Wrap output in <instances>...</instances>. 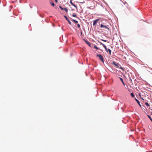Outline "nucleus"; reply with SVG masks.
I'll return each instance as SVG.
<instances>
[{
  "instance_id": "f257e3e1",
  "label": "nucleus",
  "mask_w": 152,
  "mask_h": 152,
  "mask_svg": "<svg viewBox=\"0 0 152 152\" xmlns=\"http://www.w3.org/2000/svg\"><path fill=\"white\" fill-rule=\"evenodd\" d=\"M100 27L101 28H104L107 29L108 31H110V29L109 28V26L106 25L105 23H103L100 25Z\"/></svg>"
},
{
  "instance_id": "f03ea898",
  "label": "nucleus",
  "mask_w": 152,
  "mask_h": 152,
  "mask_svg": "<svg viewBox=\"0 0 152 152\" xmlns=\"http://www.w3.org/2000/svg\"><path fill=\"white\" fill-rule=\"evenodd\" d=\"M97 56L99 58V59L103 62L104 61V58L101 55L98 54L97 55Z\"/></svg>"
},
{
  "instance_id": "7ed1b4c3",
  "label": "nucleus",
  "mask_w": 152,
  "mask_h": 152,
  "mask_svg": "<svg viewBox=\"0 0 152 152\" xmlns=\"http://www.w3.org/2000/svg\"><path fill=\"white\" fill-rule=\"evenodd\" d=\"M110 64L114 66H118V64L114 61H111Z\"/></svg>"
},
{
  "instance_id": "20e7f679",
  "label": "nucleus",
  "mask_w": 152,
  "mask_h": 152,
  "mask_svg": "<svg viewBox=\"0 0 152 152\" xmlns=\"http://www.w3.org/2000/svg\"><path fill=\"white\" fill-rule=\"evenodd\" d=\"M100 20L99 18L97 19L96 20H94L93 21V25L95 26L97 22Z\"/></svg>"
},
{
  "instance_id": "39448f33",
  "label": "nucleus",
  "mask_w": 152,
  "mask_h": 152,
  "mask_svg": "<svg viewBox=\"0 0 152 152\" xmlns=\"http://www.w3.org/2000/svg\"><path fill=\"white\" fill-rule=\"evenodd\" d=\"M64 17L66 19V20L68 21L69 23L71 25V22L69 20L68 18H67V17L66 16L64 15Z\"/></svg>"
},
{
  "instance_id": "423d86ee",
  "label": "nucleus",
  "mask_w": 152,
  "mask_h": 152,
  "mask_svg": "<svg viewBox=\"0 0 152 152\" xmlns=\"http://www.w3.org/2000/svg\"><path fill=\"white\" fill-rule=\"evenodd\" d=\"M84 40L85 41V42H86V44H87L89 47H91L90 44L89 42L87 40H85V39H84Z\"/></svg>"
},
{
  "instance_id": "0eeeda50",
  "label": "nucleus",
  "mask_w": 152,
  "mask_h": 152,
  "mask_svg": "<svg viewBox=\"0 0 152 152\" xmlns=\"http://www.w3.org/2000/svg\"><path fill=\"white\" fill-rule=\"evenodd\" d=\"M106 51L107 52H109V54L110 55L111 54V50L110 49H107V50H106Z\"/></svg>"
},
{
  "instance_id": "6e6552de",
  "label": "nucleus",
  "mask_w": 152,
  "mask_h": 152,
  "mask_svg": "<svg viewBox=\"0 0 152 152\" xmlns=\"http://www.w3.org/2000/svg\"><path fill=\"white\" fill-rule=\"evenodd\" d=\"M101 44L102 45V46L104 48L105 50H107V48L106 45H104V44L101 43Z\"/></svg>"
},
{
  "instance_id": "1a4fd4ad",
  "label": "nucleus",
  "mask_w": 152,
  "mask_h": 152,
  "mask_svg": "<svg viewBox=\"0 0 152 152\" xmlns=\"http://www.w3.org/2000/svg\"><path fill=\"white\" fill-rule=\"evenodd\" d=\"M135 100H136V102H137V103L140 106H141L140 105V102H139V101L137 99H135Z\"/></svg>"
},
{
  "instance_id": "9d476101",
  "label": "nucleus",
  "mask_w": 152,
  "mask_h": 152,
  "mask_svg": "<svg viewBox=\"0 0 152 152\" xmlns=\"http://www.w3.org/2000/svg\"><path fill=\"white\" fill-rule=\"evenodd\" d=\"M109 68H108V69L110 72H112V71H113L112 67H108Z\"/></svg>"
},
{
  "instance_id": "9b49d317",
  "label": "nucleus",
  "mask_w": 152,
  "mask_h": 152,
  "mask_svg": "<svg viewBox=\"0 0 152 152\" xmlns=\"http://www.w3.org/2000/svg\"><path fill=\"white\" fill-rule=\"evenodd\" d=\"M130 95L132 97H134V95L133 93H132Z\"/></svg>"
},
{
  "instance_id": "f8f14e48",
  "label": "nucleus",
  "mask_w": 152,
  "mask_h": 152,
  "mask_svg": "<svg viewBox=\"0 0 152 152\" xmlns=\"http://www.w3.org/2000/svg\"><path fill=\"white\" fill-rule=\"evenodd\" d=\"M72 5V6H74L77 9V6L76 5H75L74 4H73Z\"/></svg>"
},
{
  "instance_id": "ddd939ff",
  "label": "nucleus",
  "mask_w": 152,
  "mask_h": 152,
  "mask_svg": "<svg viewBox=\"0 0 152 152\" xmlns=\"http://www.w3.org/2000/svg\"><path fill=\"white\" fill-rule=\"evenodd\" d=\"M50 4L53 6H54L55 4H54L53 3L51 2L50 3Z\"/></svg>"
},
{
  "instance_id": "4468645a",
  "label": "nucleus",
  "mask_w": 152,
  "mask_h": 152,
  "mask_svg": "<svg viewBox=\"0 0 152 152\" xmlns=\"http://www.w3.org/2000/svg\"><path fill=\"white\" fill-rule=\"evenodd\" d=\"M64 10H65L66 12H67L68 11V10L66 8H64Z\"/></svg>"
},
{
  "instance_id": "2eb2a0df",
  "label": "nucleus",
  "mask_w": 152,
  "mask_h": 152,
  "mask_svg": "<svg viewBox=\"0 0 152 152\" xmlns=\"http://www.w3.org/2000/svg\"><path fill=\"white\" fill-rule=\"evenodd\" d=\"M72 21L75 22V23H78V21L77 20H73Z\"/></svg>"
},
{
  "instance_id": "dca6fc26",
  "label": "nucleus",
  "mask_w": 152,
  "mask_h": 152,
  "mask_svg": "<svg viewBox=\"0 0 152 152\" xmlns=\"http://www.w3.org/2000/svg\"><path fill=\"white\" fill-rule=\"evenodd\" d=\"M145 104L147 105V106H149L150 105H149V104L147 102H145Z\"/></svg>"
},
{
  "instance_id": "f3484780",
  "label": "nucleus",
  "mask_w": 152,
  "mask_h": 152,
  "mask_svg": "<svg viewBox=\"0 0 152 152\" xmlns=\"http://www.w3.org/2000/svg\"><path fill=\"white\" fill-rule=\"evenodd\" d=\"M94 47L96 49H98V48L96 46H94Z\"/></svg>"
},
{
  "instance_id": "a211bd4d",
  "label": "nucleus",
  "mask_w": 152,
  "mask_h": 152,
  "mask_svg": "<svg viewBox=\"0 0 152 152\" xmlns=\"http://www.w3.org/2000/svg\"><path fill=\"white\" fill-rule=\"evenodd\" d=\"M129 81H130V82H131V83H132V79L131 78V77H129Z\"/></svg>"
},
{
  "instance_id": "6ab92c4d",
  "label": "nucleus",
  "mask_w": 152,
  "mask_h": 152,
  "mask_svg": "<svg viewBox=\"0 0 152 152\" xmlns=\"http://www.w3.org/2000/svg\"><path fill=\"white\" fill-rule=\"evenodd\" d=\"M119 78L120 80H121V82L123 81V79L122 78H121L120 77H119Z\"/></svg>"
},
{
  "instance_id": "aec40b11",
  "label": "nucleus",
  "mask_w": 152,
  "mask_h": 152,
  "mask_svg": "<svg viewBox=\"0 0 152 152\" xmlns=\"http://www.w3.org/2000/svg\"><path fill=\"white\" fill-rule=\"evenodd\" d=\"M70 4H71V5H72L73 3L72 2V0H70Z\"/></svg>"
},
{
  "instance_id": "412c9836",
  "label": "nucleus",
  "mask_w": 152,
  "mask_h": 152,
  "mask_svg": "<svg viewBox=\"0 0 152 152\" xmlns=\"http://www.w3.org/2000/svg\"><path fill=\"white\" fill-rule=\"evenodd\" d=\"M77 26L78 28H80V26L79 24H78L77 25Z\"/></svg>"
},
{
  "instance_id": "4be33fe9",
  "label": "nucleus",
  "mask_w": 152,
  "mask_h": 152,
  "mask_svg": "<svg viewBox=\"0 0 152 152\" xmlns=\"http://www.w3.org/2000/svg\"><path fill=\"white\" fill-rule=\"evenodd\" d=\"M148 116L149 117V118L150 119V120H151L152 121V119L151 118V117L149 115H148Z\"/></svg>"
},
{
  "instance_id": "5701e85b",
  "label": "nucleus",
  "mask_w": 152,
  "mask_h": 152,
  "mask_svg": "<svg viewBox=\"0 0 152 152\" xmlns=\"http://www.w3.org/2000/svg\"><path fill=\"white\" fill-rule=\"evenodd\" d=\"M72 16H73L74 17H76V15H75L73 14L72 15Z\"/></svg>"
},
{
  "instance_id": "b1692460",
  "label": "nucleus",
  "mask_w": 152,
  "mask_h": 152,
  "mask_svg": "<svg viewBox=\"0 0 152 152\" xmlns=\"http://www.w3.org/2000/svg\"><path fill=\"white\" fill-rule=\"evenodd\" d=\"M59 7L62 10H64V8H63L62 7H61V6H60Z\"/></svg>"
},
{
  "instance_id": "393cba45",
  "label": "nucleus",
  "mask_w": 152,
  "mask_h": 152,
  "mask_svg": "<svg viewBox=\"0 0 152 152\" xmlns=\"http://www.w3.org/2000/svg\"><path fill=\"white\" fill-rule=\"evenodd\" d=\"M120 68L122 69L123 71H124V68L123 67H120Z\"/></svg>"
},
{
  "instance_id": "a878e982",
  "label": "nucleus",
  "mask_w": 152,
  "mask_h": 152,
  "mask_svg": "<svg viewBox=\"0 0 152 152\" xmlns=\"http://www.w3.org/2000/svg\"><path fill=\"white\" fill-rule=\"evenodd\" d=\"M102 41H103L104 42H106V40H103V39H102Z\"/></svg>"
},
{
  "instance_id": "bb28decb",
  "label": "nucleus",
  "mask_w": 152,
  "mask_h": 152,
  "mask_svg": "<svg viewBox=\"0 0 152 152\" xmlns=\"http://www.w3.org/2000/svg\"><path fill=\"white\" fill-rule=\"evenodd\" d=\"M122 82V83L123 84L124 86L125 84H124V81H123Z\"/></svg>"
},
{
  "instance_id": "cd10ccee",
  "label": "nucleus",
  "mask_w": 152,
  "mask_h": 152,
  "mask_svg": "<svg viewBox=\"0 0 152 152\" xmlns=\"http://www.w3.org/2000/svg\"><path fill=\"white\" fill-rule=\"evenodd\" d=\"M55 1L56 2H57L58 1H57V0H55Z\"/></svg>"
},
{
  "instance_id": "c85d7f7f",
  "label": "nucleus",
  "mask_w": 152,
  "mask_h": 152,
  "mask_svg": "<svg viewBox=\"0 0 152 152\" xmlns=\"http://www.w3.org/2000/svg\"><path fill=\"white\" fill-rule=\"evenodd\" d=\"M151 115H152V112L151 113Z\"/></svg>"
}]
</instances>
